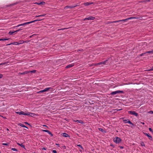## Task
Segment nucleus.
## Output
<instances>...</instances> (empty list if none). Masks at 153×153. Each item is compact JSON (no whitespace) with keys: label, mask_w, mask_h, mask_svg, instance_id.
Returning a JSON list of instances; mask_svg holds the SVG:
<instances>
[{"label":"nucleus","mask_w":153,"mask_h":153,"mask_svg":"<svg viewBox=\"0 0 153 153\" xmlns=\"http://www.w3.org/2000/svg\"><path fill=\"white\" fill-rule=\"evenodd\" d=\"M128 119H123V121L125 123H127L128 120Z\"/></svg>","instance_id":"cd10ccee"},{"label":"nucleus","mask_w":153,"mask_h":153,"mask_svg":"<svg viewBox=\"0 0 153 153\" xmlns=\"http://www.w3.org/2000/svg\"><path fill=\"white\" fill-rule=\"evenodd\" d=\"M127 122V123H128L130 125H133V124L129 120H128V122Z\"/></svg>","instance_id":"c85d7f7f"},{"label":"nucleus","mask_w":153,"mask_h":153,"mask_svg":"<svg viewBox=\"0 0 153 153\" xmlns=\"http://www.w3.org/2000/svg\"><path fill=\"white\" fill-rule=\"evenodd\" d=\"M77 123H83L82 121L80 120H77L75 121Z\"/></svg>","instance_id":"b1692460"},{"label":"nucleus","mask_w":153,"mask_h":153,"mask_svg":"<svg viewBox=\"0 0 153 153\" xmlns=\"http://www.w3.org/2000/svg\"><path fill=\"white\" fill-rule=\"evenodd\" d=\"M127 19V21L130 20V19H138V17H130L129 18H126Z\"/></svg>","instance_id":"ddd939ff"},{"label":"nucleus","mask_w":153,"mask_h":153,"mask_svg":"<svg viewBox=\"0 0 153 153\" xmlns=\"http://www.w3.org/2000/svg\"><path fill=\"white\" fill-rule=\"evenodd\" d=\"M0 153H1V152H0Z\"/></svg>","instance_id":"774afa93"},{"label":"nucleus","mask_w":153,"mask_h":153,"mask_svg":"<svg viewBox=\"0 0 153 153\" xmlns=\"http://www.w3.org/2000/svg\"><path fill=\"white\" fill-rule=\"evenodd\" d=\"M32 153H35V152H33Z\"/></svg>","instance_id":"338daca9"},{"label":"nucleus","mask_w":153,"mask_h":153,"mask_svg":"<svg viewBox=\"0 0 153 153\" xmlns=\"http://www.w3.org/2000/svg\"><path fill=\"white\" fill-rule=\"evenodd\" d=\"M146 53H145V52L143 53H142L141 54H140V56H143L144 55L146 54Z\"/></svg>","instance_id":"e433bc0d"},{"label":"nucleus","mask_w":153,"mask_h":153,"mask_svg":"<svg viewBox=\"0 0 153 153\" xmlns=\"http://www.w3.org/2000/svg\"><path fill=\"white\" fill-rule=\"evenodd\" d=\"M142 123L143 124H144V123Z\"/></svg>","instance_id":"680f3d73"},{"label":"nucleus","mask_w":153,"mask_h":153,"mask_svg":"<svg viewBox=\"0 0 153 153\" xmlns=\"http://www.w3.org/2000/svg\"><path fill=\"white\" fill-rule=\"evenodd\" d=\"M19 125L21 127L26 128H28V127L25 126L24 124L22 123H20L19 124Z\"/></svg>","instance_id":"f3484780"},{"label":"nucleus","mask_w":153,"mask_h":153,"mask_svg":"<svg viewBox=\"0 0 153 153\" xmlns=\"http://www.w3.org/2000/svg\"><path fill=\"white\" fill-rule=\"evenodd\" d=\"M25 72L23 73L22 74H25Z\"/></svg>","instance_id":"bf43d9fd"},{"label":"nucleus","mask_w":153,"mask_h":153,"mask_svg":"<svg viewBox=\"0 0 153 153\" xmlns=\"http://www.w3.org/2000/svg\"><path fill=\"white\" fill-rule=\"evenodd\" d=\"M128 113L130 114L134 115L136 117L138 116V114L135 111H128Z\"/></svg>","instance_id":"39448f33"},{"label":"nucleus","mask_w":153,"mask_h":153,"mask_svg":"<svg viewBox=\"0 0 153 153\" xmlns=\"http://www.w3.org/2000/svg\"><path fill=\"white\" fill-rule=\"evenodd\" d=\"M42 149V150H46V148H45V147H43V148Z\"/></svg>","instance_id":"8fccbe9b"},{"label":"nucleus","mask_w":153,"mask_h":153,"mask_svg":"<svg viewBox=\"0 0 153 153\" xmlns=\"http://www.w3.org/2000/svg\"><path fill=\"white\" fill-rule=\"evenodd\" d=\"M118 110V111L120 110V109L118 110Z\"/></svg>","instance_id":"69168bd1"},{"label":"nucleus","mask_w":153,"mask_h":153,"mask_svg":"<svg viewBox=\"0 0 153 153\" xmlns=\"http://www.w3.org/2000/svg\"><path fill=\"white\" fill-rule=\"evenodd\" d=\"M46 15V14H43L42 15H39L38 16H36V17H39L41 16H44Z\"/></svg>","instance_id":"5701e85b"},{"label":"nucleus","mask_w":153,"mask_h":153,"mask_svg":"<svg viewBox=\"0 0 153 153\" xmlns=\"http://www.w3.org/2000/svg\"><path fill=\"white\" fill-rule=\"evenodd\" d=\"M53 152L54 153H57V151L56 150H53Z\"/></svg>","instance_id":"a18cd8bd"},{"label":"nucleus","mask_w":153,"mask_h":153,"mask_svg":"<svg viewBox=\"0 0 153 153\" xmlns=\"http://www.w3.org/2000/svg\"><path fill=\"white\" fill-rule=\"evenodd\" d=\"M22 29H19V30H17L16 31H15V33H16L17 32H18L20 30H22Z\"/></svg>","instance_id":"c9c22d12"},{"label":"nucleus","mask_w":153,"mask_h":153,"mask_svg":"<svg viewBox=\"0 0 153 153\" xmlns=\"http://www.w3.org/2000/svg\"><path fill=\"white\" fill-rule=\"evenodd\" d=\"M17 144L23 148H24V149L25 148V146L24 145H23L22 144H20V143H17Z\"/></svg>","instance_id":"2eb2a0df"},{"label":"nucleus","mask_w":153,"mask_h":153,"mask_svg":"<svg viewBox=\"0 0 153 153\" xmlns=\"http://www.w3.org/2000/svg\"><path fill=\"white\" fill-rule=\"evenodd\" d=\"M148 112L150 114H153V111H149Z\"/></svg>","instance_id":"58836bf2"},{"label":"nucleus","mask_w":153,"mask_h":153,"mask_svg":"<svg viewBox=\"0 0 153 153\" xmlns=\"http://www.w3.org/2000/svg\"><path fill=\"white\" fill-rule=\"evenodd\" d=\"M10 39H7L4 38H2V39H0V41H5L8 40Z\"/></svg>","instance_id":"4be33fe9"},{"label":"nucleus","mask_w":153,"mask_h":153,"mask_svg":"<svg viewBox=\"0 0 153 153\" xmlns=\"http://www.w3.org/2000/svg\"><path fill=\"white\" fill-rule=\"evenodd\" d=\"M6 62H4L3 63H1V64H0V65H3V64H6Z\"/></svg>","instance_id":"09e8293b"},{"label":"nucleus","mask_w":153,"mask_h":153,"mask_svg":"<svg viewBox=\"0 0 153 153\" xmlns=\"http://www.w3.org/2000/svg\"><path fill=\"white\" fill-rule=\"evenodd\" d=\"M149 1H150V0H146L145 1V2H149Z\"/></svg>","instance_id":"3c124183"},{"label":"nucleus","mask_w":153,"mask_h":153,"mask_svg":"<svg viewBox=\"0 0 153 153\" xmlns=\"http://www.w3.org/2000/svg\"><path fill=\"white\" fill-rule=\"evenodd\" d=\"M56 145L59 146V144H56Z\"/></svg>","instance_id":"052dcab7"},{"label":"nucleus","mask_w":153,"mask_h":153,"mask_svg":"<svg viewBox=\"0 0 153 153\" xmlns=\"http://www.w3.org/2000/svg\"><path fill=\"white\" fill-rule=\"evenodd\" d=\"M53 89V88L51 87H48L45 88V89L43 90H41L37 92L38 94H39L41 93L44 92H45L47 91L50 90H51V91Z\"/></svg>","instance_id":"f257e3e1"},{"label":"nucleus","mask_w":153,"mask_h":153,"mask_svg":"<svg viewBox=\"0 0 153 153\" xmlns=\"http://www.w3.org/2000/svg\"><path fill=\"white\" fill-rule=\"evenodd\" d=\"M14 33H15V31H10L9 32L8 34L9 35H12Z\"/></svg>","instance_id":"412c9836"},{"label":"nucleus","mask_w":153,"mask_h":153,"mask_svg":"<svg viewBox=\"0 0 153 153\" xmlns=\"http://www.w3.org/2000/svg\"><path fill=\"white\" fill-rule=\"evenodd\" d=\"M11 44H14L15 45H19V42H14L13 43H11L9 44H7L6 45H9Z\"/></svg>","instance_id":"f8f14e48"},{"label":"nucleus","mask_w":153,"mask_h":153,"mask_svg":"<svg viewBox=\"0 0 153 153\" xmlns=\"http://www.w3.org/2000/svg\"><path fill=\"white\" fill-rule=\"evenodd\" d=\"M3 75L1 74H0V79L2 78L3 77Z\"/></svg>","instance_id":"c03bdc74"},{"label":"nucleus","mask_w":153,"mask_h":153,"mask_svg":"<svg viewBox=\"0 0 153 153\" xmlns=\"http://www.w3.org/2000/svg\"><path fill=\"white\" fill-rule=\"evenodd\" d=\"M144 134L145 135L147 136L148 137L149 139L150 140H152V137L149 134L147 133H144Z\"/></svg>","instance_id":"0eeeda50"},{"label":"nucleus","mask_w":153,"mask_h":153,"mask_svg":"<svg viewBox=\"0 0 153 153\" xmlns=\"http://www.w3.org/2000/svg\"><path fill=\"white\" fill-rule=\"evenodd\" d=\"M77 146H79V147H80L82 149H83V147L81 145H80V144L77 145Z\"/></svg>","instance_id":"2f4dec72"},{"label":"nucleus","mask_w":153,"mask_h":153,"mask_svg":"<svg viewBox=\"0 0 153 153\" xmlns=\"http://www.w3.org/2000/svg\"><path fill=\"white\" fill-rule=\"evenodd\" d=\"M43 126H45V127H48V126H46V125H43Z\"/></svg>","instance_id":"6e6d98bb"},{"label":"nucleus","mask_w":153,"mask_h":153,"mask_svg":"<svg viewBox=\"0 0 153 153\" xmlns=\"http://www.w3.org/2000/svg\"><path fill=\"white\" fill-rule=\"evenodd\" d=\"M41 5H44L45 4V2L44 1H42L40 2Z\"/></svg>","instance_id":"473e14b6"},{"label":"nucleus","mask_w":153,"mask_h":153,"mask_svg":"<svg viewBox=\"0 0 153 153\" xmlns=\"http://www.w3.org/2000/svg\"><path fill=\"white\" fill-rule=\"evenodd\" d=\"M63 148L64 149H65V148H66V147H65V146H63Z\"/></svg>","instance_id":"5fc2aeb1"},{"label":"nucleus","mask_w":153,"mask_h":153,"mask_svg":"<svg viewBox=\"0 0 153 153\" xmlns=\"http://www.w3.org/2000/svg\"><path fill=\"white\" fill-rule=\"evenodd\" d=\"M16 4V3H14V4H13V5H15V4Z\"/></svg>","instance_id":"e2e57ef3"},{"label":"nucleus","mask_w":153,"mask_h":153,"mask_svg":"<svg viewBox=\"0 0 153 153\" xmlns=\"http://www.w3.org/2000/svg\"><path fill=\"white\" fill-rule=\"evenodd\" d=\"M141 145L142 146H144L145 147V144L144 143V142H142L141 143Z\"/></svg>","instance_id":"bb28decb"},{"label":"nucleus","mask_w":153,"mask_h":153,"mask_svg":"<svg viewBox=\"0 0 153 153\" xmlns=\"http://www.w3.org/2000/svg\"><path fill=\"white\" fill-rule=\"evenodd\" d=\"M25 123L27 124L28 125H29V124L26 122H25Z\"/></svg>","instance_id":"864d4df0"},{"label":"nucleus","mask_w":153,"mask_h":153,"mask_svg":"<svg viewBox=\"0 0 153 153\" xmlns=\"http://www.w3.org/2000/svg\"><path fill=\"white\" fill-rule=\"evenodd\" d=\"M19 42V44H20L23 43H24V42L23 41H20Z\"/></svg>","instance_id":"72a5a7b5"},{"label":"nucleus","mask_w":153,"mask_h":153,"mask_svg":"<svg viewBox=\"0 0 153 153\" xmlns=\"http://www.w3.org/2000/svg\"><path fill=\"white\" fill-rule=\"evenodd\" d=\"M79 4H76V5H75V6H76V7L78 6H79Z\"/></svg>","instance_id":"4d7b16f0"},{"label":"nucleus","mask_w":153,"mask_h":153,"mask_svg":"<svg viewBox=\"0 0 153 153\" xmlns=\"http://www.w3.org/2000/svg\"><path fill=\"white\" fill-rule=\"evenodd\" d=\"M152 70H153V68H151V69H150L148 70V71H152Z\"/></svg>","instance_id":"de8ad7c7"},{"label":"nucleus","mask_w":153,"mask_h":153,"mask_svg":"<svg viewBox=\"0 0 153 153\" xmlns=\"http://www.w3.org/2000/svg\"><path fill=\"white\" fill-rule=\"evenodd\" d=\"M36 71L35 70H33L32 71H30V72L34 73H35Z\"/></svg>","instance_id":"37998d69"},{"label":"nucleus","mask_w":153,"mask_h":153,"mask_svg":"<svg viewBox=\"0 0 153 153\" xmlns=\"http://www.w3.org/2000/svg\"><path fill=\"white\" fill-rule=\"evenodd\" d=\"M124 93L123 91L118 90L114 91H113L111 93V95H114L119 93Z\"/></svg>","instance_id":"20e7f679"},{"label":"nucleus","mask_w":153,"mask_h":153,"mask_svg":"<svg viewBox=\"0 0 153 153\" xmlns=\"http://www.w3.org/2000/svg\"><path fill=\"white\" fill-rule=\"evenodd\" d=\"M69 28H61V29H59L58 30H65V29H68Z\"/></svg>","instance_id":"c756f323"},{"label":"nucleus","mask_w":153,"mask_h":153,"mask_svg":"<svg viewBox=\"0 0 153 153\" xmlns=\"http://www.w3.org/2000/svg\"><path fill=\"white\" fill-rule=\"evenodd\" d=\"M114 141L116 144L120 143L122 141V140L119 137H117L114 139Z\"/></svg>","instance_id":"f03ea898"},{"label":"nucleus","mask_w":153,"mask_h":153,"mask_svg":"<svg viewBox=\"0 0 153 153\" xmlns=\"http://www.w3.org/2000/svg\"><path fill=\"white\" fill-rule=\"evenodd\" d=\"M98 129H99V130L100 131H101L102 132H103V129L102 128H99Z\"/></svg>","instance_id":"4c0bfd02"},{"label":"nucleus","mask_w":153,"mask_h":153,"mask_svg":"<svg viewBox=\"0 0 153 153\" xmlns=\"http://www.w3.org/2000/svg\"><path fill=\"white\" fill-rule=\"evenodd\" d=\"M76 7V6H66L65 7L64 9L65 10H66L68 8L71 9V8H72L74 7Z\"/></svg>","instance_id":"6e6552de"},{"label":"nucleus","mask_w":153,"mask_h":153,"mask_svg":"<svg viewBox=\"0 0 153 153\" xmlns=\"http://www.w3.org/2000/svg\"><path fill=\"white\" fill-rule=\"evenodd\" d=\"M74 63L69 64V65H67L66 67L65 68H70L72 67L73 66H74Z\"/></svg>","instance_id":"4468645a"},{"label":"nucleus","mask_w":153,"mask_h":153,"mask_svg":"<svg viewBox=\"0 0 153 153\" xmlns=\"http://www.w3.org/2000/svg\"><path fill=\"white\" fill-rule=\"evenodd\" d=\"M127 21V19H122V20H119V21H120V22H126Z\"/></svg>","instance_id":"393cba45"},{"label":"nucleus","mask_w":153,"mask_h":153,"mask_svg":"<svg viewBox=\"0 0 153 153\" xmlns=\"http://www.w3.org/2000/svg\"><path fill=\"white\" fill-rule=\"evenodd\" d=\"M33 22H32V21H30V22H25V25H27V24H30L31 23H32Z\"/></svg>","instance_id":"a878e982"},{"label":"nucleus","mask_w":153,"mask_h":153,"mask_svg":"<svg viewBox=\"0 0 153 153\" xmlns=\"http://www.w3.org/2000/svg\"><path fill=\"white\" fill-rule=\"evenodd\" d=\"M11 150L13 151H17L18 150L17 149L15 148H12L11 149Z\"/></svg>","instance_id":"7c9ffc66"},{"label":"nucleus","mask_w":153,"mask_h":153,"mask_svg":"<svg viewBox=\"0 0 153 153\" xmlns=\"http://www.w3.org/2000/svg\"><path fill=\"white\" fill-rule=\"evenodd\" d=\"M120 148L121 149H123V146H120Z\"/></svg>","instance_id":"603ef678"},{"label":"nucleus","mask_w":153,"mask_h":153,"mask_svg":"<svg viewBox=\"0 0 153 153\" xmlns=\"http://www.w3.org/2000/svg\"><path fill=\"white\" fill-rule=\"evenodd\" d=\"M16 113H17V114H19V115H21V111L16 112Z\"/></svg>","instance_id":"ea45409f"},{"label":"nucleus","mask_w":153,"mask_h":153,"mask_svg":"<svg viewBox=\"0 0 153 153\" xmlns=\"http://www.w3.org/2000/svg\"><path fill=\"white\" fill-rule=\"evenodd\" d=\"M21 114L25 115L34 116L35 114L31 112L25 113L23 111H21Z\"/></svg>","instance_id":"7ed1b4c3"},{"label":"nucleus","mask_w":153,"mask_h":153,"mask_svg":"<svg viewBox=\"0 0 153 153\" xmlns=\"http://www.w3.org/2000/svg\"><path fill=\"white\" fill-rule=\"evenodd\" d=\"M25 25V23H23L21 24H20L16 26V27H19L21 26H23Z\"/></svg>","instance_id":"6ab92c4d"},{"label":"nucleus","mask_w":153,"mask_h":153,"mask_svg":"<svg viewBox=\"0 0 153 153\" xmlns=\"http://www.w3.org/2000/svg\"><path fill=\"white\" fill-rule=\"evenodd\" d=\"M80 152H82V151L81 150H80Z\"/></svg>","instance_id":"0e129e2a"},{"label":"nucleus","mask_w":153,"mask_h":153,"mask_svg":"<svg viewBox=\"0 0 153 153\" xmlns=\"http://www.w3.org/2000/svg\"><path fill=\"white\" fill-rule=\"evenodd\" d=\"M93 4L94 3L93 2H85L83 4L85 6H87L91 4Z\"/></svg>","instance_id":"9d476101"},{"label":"nucleus","mask_w":153,"mask_h":153,"mask_svg":"<svg viewBox=\"0 0 153 153\" xmlns=\"http://www.w3.org/2000/svg\"><path fill=\"white\" fill-rule=\"evenodd\" d=\"M62 134V136L64 137H69L68 134L67 133H63Z\"/></svg>","instance_id":"dca6fc26"},{"label":"nucleus","mask_w":153,"mask_h":153,"mask_svg":"<svg viewBox=\"0 0 153 153\" xmlns=\"http://www.w3.org/2000/svg\"><path fill=\"white\" fill-rule=\"evenodd\" d=\"M120 22V21H119V20H117V21H112V22H109L108 23H117V22Z\"/></svg>","instance_id":"a211bd4d"},{"label":"nucleus","mask_w":153,"mask_h":153,"mask_svg":"<svg viewBox=\"0 0 153 153\" xmlns=\"http://www.w3.org/2000/svg\"><path fill=\"white\" fill-rule=\"evenodd\" d=\"M106 62V61H103V62H99L95 64H94V65H102V64H105Z\"/></svg>","instance_id":"1a4fd4ad"},{"label":"nucleus","mask_w":153,"mask_h":153,"mask_svg":"<svg viewBox=\"0 0 153 153\" xmlns=\"http://www.w3.org/2000/svg\"><path fill=\"white\" fill-rule=\"evenodd\" d=\"M145 53H151V54H152L153 53V50H152L151 51H146V52H145Z\"/></svg>","instance_id":"aec40b11"},{"label":"nucleus","mask_w":153,"mask_h":153,"mask_svg":"<svg viewBox=\"0 0 153 153\" xmlns=\"http://www.w3.org/2000/svg\"><path fill=\"white\" fill-rule=\"evenodd\" d=\"M42 20V19H36V20H34V21H33L32 22H35L39 21Z\"/></svg>","instance_id":"f704fd0d"},{"label":"nucleus","mask_w":153,"mask_h":153,"mask_svg":"<svg viewBox=\"0 0 153 153\" xmlns=\"http://www.w3.org/2000/svg\"><path fill=\"white\" fill-rule=\"evenodd\" d=\"M36 4L38 5H41V4L40 3V2H36Z\"/></svg>","instance_id":"49530a36"},{"label":"nucleus","mask_w":153,"mask_h":153,"mask_svg":"<svg viewBox=\"0 0 153 153\" xmlns=\"http://www.w3.org/2000/svg\"><path fill=\"white\" fill-rule=\"evenodd\" d=\"M2 144L5 146H8V144L7 143H3Z\"/></svg>","instance_id":"a19ab883"},{"label":"nucleus","mask_w":153,"mask_h":153,"mask_svg":"<svg viewBox=\"0 0 153 153\" xmlns=\"http://www.w3.org/2000/svg\"><path fill=\"white\" fill-rule=\"evenodd\" d=\"M42 131L44 132H47L50 135L52 136H53V134L52 133L48 130H42Z\"/></svg>","instance_id":"9b49d317"},{"label":"nucleus","mask_w":153,"mask_h":153,"mask_svg":"<svg viewBox=\"0 0 153 153\" xmlns=\"http://www.w3.org/2000/svg\"><path fill=\"white\" fill-rule=\"evenodd\" d=\"M149 130L150 131H151V132H152V133L153 132V130H152V129L151 128H149Z\"/></svg>","instance_id":"79ce46f5"},{"label":"nucleus","mask_w":153,"mask_h":153,"mask_svg":"<svg viewBox=\"0 0 153 153\" xmlns=\"http://www.w3.org/2000/svg\"><path fill=\"white\" fill-rule=\"evenodd\" d=\"M94 19H95L94 17H93L92 16H89L88 18H85L84 19V20H94Z\"/></svg>","instance_id":"423d86ee"},{"label":"nucleus","mask_w":153,"mask_h":153,"mask_svg":"<svg viewBox=\"0 0 153 153\" xmlns=\"http://www.w3.org/2000/svg\"><path fill=\"white\" fill-rule=\"evenodd\" d=\"M79 51H83V50L82 49H81V50H79Z\"/></svg>","instance_id":"13d9d810"}]
</instances>
